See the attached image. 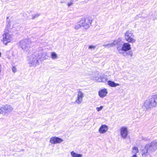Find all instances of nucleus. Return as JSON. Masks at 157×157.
<instances>
[{"mask_svg":"<svg viewBox=\"0 0 157 157\" xmlns=\"http://www.w3.org/2000/svg\"><path fill=\"white\" fill-rule=\"evenodd\" d=\"M157 105V94L152 95L146 100L142 106L145 111L151 110Z\"/></svg>","mask_w":157,"mask_h":157,"instance_id":"2","label":"nucleus"},{"mask_svg":"<svg viewBox=\"0 0 157 157\" xmlns=\"http://www.w3.org/2000/svg\"><path fill=\"white\" fill-rule=\"evenodd\" d=\"M96 46L92 45H90L89 47V49H94L95 48Z\"/></svg>","mask_w":157,"mask_h":157,"instance_id":"27","label":"nucleus"},{"mask_svg":"<svg viewBox=\"0 0 157 157\" xmlns=\"http://www.w3.org/2000/svg\"><path fill=\"white\" fill-rule=\"evenodd\" d=\"M108 78L106 75H103L100 76L97 79V81L99 82H106Z\"/></svg>","mask_w":157,"mask_h":157,"instance_id":"15","label":"nucleus"},{"mask_svg":"<svg viewBox=\"0 0 157 157\" xmlns=\"http://www.w3.org/2000/svg\"><path fill=\"white\" fill-rule=\"evenodd\" d=\"M1 52H0V57H1Z\"/></svg>","mask_w":157,"mask_h":157,"instance_id":"33","label":"nucleus"},{"mask_svg":"<svg viewBox=\"0 0 157 157\" xmlns=\"http://www.w3.org/2000/svg\"><path fill=\"white\" fill-rule=\"evenodd\" d=\"M103 46L107 48H110L114 46V44L112 43H109L106 44H104L102 45Z\"/></svg>","mask_w":157,"mask_h":157,"instance_id":"20","label":"nucleus"},{"mask_svg":"<svg viewBox=\"0 0 157 157\" xmlns=\"http://www.w3.org/2000/svg\"><path fill=\"white\" fill-rule=\"evenodd\" d=\"M103 108V106H101L99 107H97L96 109L98 111H99L101 110Z\"/></svg>","mask_w":157,"mask_h":157,"instance_id":"25","label":"nucleus"},{"mask_svg":"<svg viewBox=\"0 0 157 157\" xmlns=\"http://www.w3.org/2000/svg\"><path fill=\"white\" fill-rule=\"evenodd\" d=\"M71 154L72 157H82V154H78L74 152L73 151L71 152Z\"/></svg>","mask_w":157,"mask_h":157,"instance_id":"18","label":"nucleus"},{"mask_svg":"<svg viewBox=\"0 0 157 157\" xmlns=\"http://www.w3.org/2000/svg\"><path fill=\"white\" fill-rule=\"evenodd\" d=\"M157 149V141L155 140L145 145V147L141 150V154L143 157H145Z\"/></svg>","mask_w":157,"mask_h":157,"instance_id":"1","label":"nucleus"},{"mask_svg":"<svg viewBox=\"0 0 157 157\" xmlns=\"http://www.w3.org/2000/svg\"><path fill=\"white\" fill-rule=\"evenodd\" d=\"M35 54H32L29 58V66H35L39 64V60H41L42 56L43 55V51L42 50H40L38 52H36Z\"/></svg>","mask_w":157,"mask_h":157,"instance_id":"3","label":"nucleus"},{"mask_svg":"<svg viewBox=\"0 0 157 157\" xmlns=\"http://www.w3.org/2000/svg\"><path fill=\"white\" fill-rule=\"evenodd\" d=\"M124 36L125 40L129 43H133L136 41V40L133 38L134 35L129 30L125 33Z\"/></svg>","mask_w":157,"mask_h":157,"instance_id":"5","label":"nucleus"},{"mask_svg":"<svg viewBox=\"0 0 157 157\" xmlns=\"http://www.w3.org/2000/svg\"><path fill=\"white\" fill-rule=\"evenodd\" d=\"M108 126L105 124L101 125L99 129V132L101 134L104 133L108 130Z\"/></svg>","mask_w":157,"mask_h":157,"instance_id":"12","label":"nucleus"},{"mask_svg":"<svg viewBox=\"0 0 157 157\" xmlns=\"http://www.w3.org/2000/svg\"><path fill=\"white\" fill-rule=\"evenodd\" d=\"M108 84L110 86L112 87H115L117 86H119L118 83H115L114 82L111 80H108L107 81Z\"/></svg>","mask_w":157,"mask_h":157,"instance_id":"16","label":"nucleus"},{"mask_svg":"<svg viewBox=\"0 0 157 157\" xmlns=\"http://www.w3.org/2000/svg\"><path fill=\"white\" fill-rule=\"evenodd\" d=\"M3 112V109L2 107L0 108V114L2 113Z\"/></svg>","mask_w":157,"mask_h":157,"instance_id":"29","label":"nucleus"},{"mask_svg":"<svg viewBox=\"0 0 157 157\" xmlns=\"http://www.w3.org/2000/svg\"><path fill=\"white\" fill-rule=\"evenodd\" d=\"M3 109V111L5 113L10 112L12 111L13 108L10 105H6L2 107Z\"/></svg>","mask_w":157,"mask_h":157,"instance_id":"13","label":"nucleus"},{"mask_svg":"<svg viewBox=\"0 0 157 157\" xmlns=\"http://www.w3.org/2000/svg\"><path fill=\"white\" fill-rule=\"evenodd\" d=\"M84 97V94L82 92L79 90L77 94V99L76 102L78 104H80L82 100V98Z\"/></svg>","mask_w":157,"mask_h":157,"instance_id":"11","label":"nucleus"},{"mask_svg":"<svg viewBox=\"0 0 157 157\" xmlns=\"http://www.w3.org/2000/svg\"><path fill=\"white\" fill-rule=\"evenodd\" d=\"M72 4L73 3L72 2L68 3H67V5L68 6H71Z\"/></svg>","mask_w":157,"mask_h":157,"instance_id":"30","label":"nucleus"},{"mask_svg":"<svg viewBox=\"0 0 157 157\" xmlns=\"http://www.w3.org/2000/svg\"><path fill=\"white\" fill-rule=\"evenodd\" d=\"M12 70L13 73H15L16 72L17 69L15 66H13L12 68Z\"/></svg>","mask_w":157,"mask_h":157,"instance_id":"28","label":"nucleus"},{"mask_svg":"<svg viewBox=\"0 0 157 157\" xmlns=\"http://www.w3.org/2000/svg\"><path fill=\"white\" fill-rule=\"evenodd\" d=\"M7 19H8V17H7Z\"/></svg>","mask_w":157,"mask_h":157,"instance_id":"34","label":"nucleus"},{"mask_svg":"<svg viewBox=\"0 0 157 157\" xmlns=\"http://www.w3.org/2000/svg\"><path fill=\"white\" fill-rule=\"evenodd\" d=\"M63 140L60 138L55 136L51 137L50 138V142L52 144L60 143L63 142Z\"/></svg>","mask_w":157,"mask_h":157,"instance_id":"9","label":"nucleus"},{"mask_svg":"<svg viewBox=\"0 0 157 157\" xmlns=\"http://www.w3.org/2000/svg\"><path fill=\"white\" fill-rule=\"evenodd\" d=\"M132 157H137L136 154L133 155Z\"/></svg>","mask_w":157,"mask_h":157,"instance_id":"31","label":"nucleus"},{"mask_svg":"<svg viewBox=\"0 0 157 157\" xmlns=\"http://www.w3.org/2000/svg\"><path fill=\"white\" fill-rule=\"evenodd\" d=\"M108 93L106 89H103L100 90L98 92V94L101 98H103Z\"/></svg>","mask_w":157,"mask_h":157,"instance_id":"14","label":"nucleus"},{"mask_svg":"<svg viewBox=\"0 0 157 157\" xmlns=\"http://www.w3.org/2000/svg\"><path fill=\"white\" fill-rule=\"evenodd\" d=\"M120 131L122 137L124 139L125 138L128 134L127 128L124 127H121Z\"/></svg>","mask_w":157,"mask_h":157,"instance_id":"10","label":"nucleus"},{"mask_svg":"<svg viewBox=\"0 0 157 157\" xmlns=\"http://www.w3.org/2000/svg\"><path fill=\"white\" fill-rule=\"evenodd\" d=\"M31 44L29 39H25L20 41L19 46L24 51H27L30 48Z\"/></svg>","mask_w":157,"mask_h":157,"instance_id":"4","label":"nucleus"},{"mask_svg":"<svg viewBox=\"0 0 157 157\" xmlns=\"http://www.w3.org/2000/svg\"><path fill=\"white\" fill-rule=\"evenodd\" d=\"M132 152L135 154H136V153L139 152V150L138 147H134L133 148Z\"/></svg>","mask_w":157,"mask_h":157,"instance_id":"21","label":"nucleus"},{"mask_svg":"<svg viewBox=\"0 0 157 157\" xmlns=\"http://www.w3.org/2000/svg\"><path fill=\"white\" fill-rule=\"evenodd\" d=\"M7 26H8V27H10V25L9 24V23H8V24L7 25Z\"/></svg>","mask_w":157,"mask_h":157,"instance_id":"32","label":"nucleus"},{"mask_svg":"<svg viewBox=\"0 0 157 157\" xmlns=\"http://www.w3.org/2000/svg\"><path fill=\"white\" fill-rule=\"evenodd\" d=\"M12 39L11 36L9 33H6L3 35V39L2 41L5 45H6L8 43L10 42Z\"/></svg>","mask_w":157,"mask_h":157,"instance_id":"7","label":"nucleus"},{"mask_svg":"<svg viewBox=\"0 0 157 157\" xmlns=\"http://www.w3.org/2000/svg\"><path fill=\"white\" fill-rule=\"evenodd\" d=\"M117 49L119 53H121V52L122 51L126 52L130 50L131 49V45L128 43H124L121 48L120 46H117Z\"/></svg>","mask_w":157,"mask_h":157,"instance_id":"6","label":"nucleus"},{"mask_svg":"<svg viewBox=\"0 0 157 157\" xmlns=\"http://www.w3.org/2000/svg\"><path fill=\"white\" fill-rule=\"evenodd\" d=\"M52 58L53 59H56L57 57L56 54L55 52H52L51 53Z\"/></svg>","mask_w":157,"mask_h":157,"instance_id":"22","label":"nucleus"},{"mask_svg":"<svg viewBox=\"0 0 157 157\" xmlns=\"http://www.w3.org/2000/svg\"><path fill=\"white\" fill-rule=\"evenodd\" d=\"M85 21V20L84 19H82L75 25V29L76 30L78 29L82 26L84 27L86 29H88L89 28V24L84 25V23H83Z\"/></svg>","mask_w":157,"mask_h":157,"instance_id":"8","label":"nucleus"},{"mask_svg":"<svg viewBox=\"0 0 157 157\" xmlns=\"http://www.w3.org/2000/svg\"><path fill=\"white\" fill-rule=\"evenodd\" d=\"M40 15V14L39 13H37L35 15L33 14L32 15V19H34L37 17L39 16Z\"/></svg>","mask_w":157,"mask_h":157,"instance_id":"23","label":"nucleus"},{"mask_svg":"<svg viewBox=\"0 0 157 157\" xmlns=\"http://www.w3.org/2000/svg\"><path fill=\"white\" fill-rule=\"evenodd\" d=\"M82 19H84L85 21H84L83 23H84V25H86V24H89V27L90 25H91L92 21L91 20H90L88 19H86L84 18H82Z\"/></svg>","mask_w":157,"mask_h":157,"instance_id":"19","label":"nucleus"},{"mask_svg":"<svg viewBox=\"0 0 157 157\" xmlns=\"http://www.w3.org/2000/svg\"><path fill=\"white\" fill-rule=\"evenodd\" d=\"M114 44V45H122L121 39V38H119L115 40L113 43Z\"/></svg>","mask_w":157,"mask_h":157,"instance_id":"17","label":"nucleus"},{"mask_svg":"<svg viewBox=\"0 0 157 157\" xmlns=\"http://www.w3.org/2000/svg\"><path fill=\"white\" fill-rule=\"evenodd\" d=\"M121 53L123 54V55L124 56H127V52H121Z\"/></svg>","mask_w":157,"mask_h":157,"instance_id":"26","label":"nucleus"},{"mask_svg":"<svg viewBox=\"0 0 157 157\" xmlns=\"http://www.w3.org/2000/svg\"><path fill=\"white\" fill-rule=\"evenodd\" d=\"M127 55H128L130 56L131 57L132 56L133 53L132 51H129L128 52H127Z\"/></svg>","mask_w":157,"mask_h":157,"instance_id":"24","label":"nucleus"}]
</instances>
